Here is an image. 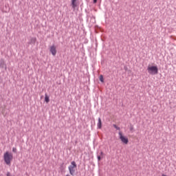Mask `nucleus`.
Segmentation results:
<instances>
[{
	"mask_svg": "<svg viewBox=\"0 0 176 176\" xmlns=\"http://www.w3.org/2000/svg\"><path fill=\"white\" fill-rule=\"evenodd\" d=\"M3 158H4V162L5 163L8 165V166H10L11 164V162L13 160V155L12 153H9L8 151H6L4 153L3 155Z\"/></svg>",
	"mask_w": 176,
	"mask_h": 176,
	"instance_id": "f257e3e1",
	"label": "nucleus"
},
{
	"mask_svg": "<svg viewBox=\"0 0 176 176\" xmlns=\"http://www.w3.org/2000/svg\"><path fill=\"white\" fill-rule=\"evenodd\" d=\"M147 71L150 75H157L158 74V67L157 66L148 65Z\"/></svg>",
	"mask_w": 176,
	"mask_h": 176,
	"instance_id": "f03ea898",
	"label": "nucleus"
},
{
	"mask_svg": "<svg viewBox=\"0 0 176 176\" xmlns=\"http://www.w3.org/2000/svg\"><path fill=\"white\" fill-rule=\"evenodd\" d=\"M77 168V165L76 163L73 161L71 163V165L69 166V173L71 174L72 176H74V173H75V169Z\"/></svg>",
	"mask_w": 176,
	"mask_h": 176,
	"instance_id": "7ed1b4c3",
	"label": "nucleus"
},
{
	"mask_svg": "<svg viewBox=\"0 0 176 176\" xmlns=\"http://www.w3.org/2000/svg\"><path fill=\"white\" fill-rule=\"evenodd\" d=\"M119 137L121 142L124 144L127 145L129 143V139L126 136H124L121 131L119 132Z\"/></svg>",
	"mask_w": 176,
	"mask_h": 176,
	"instance_id": "20e7f679",
	"label": "nucleus"
},
{
	"mask_svg": "<svg viewBox=\"0 0 176 176\" xmlns=\"http://www.w3.org/2000/svg\"><path fill=\"white\" fill-rule=\"evenodd\" d=\"M50 52H52V54L53 55V56H56V46L55 45H52L51 47H50Z\"/></svg>",
	"mask_w": 176,
	"mask_h": 176,
	"instance_id": "39448f33",
	"label": "nucleus"
},
{
	"mask_svg": "<svg viewBox=\"0 0 176 176\" xmlns=\"http://www.w3.org/2000/svg\"><path fill=\"white\" fill-rule=\"evenodd\" d=\"M72 5L73 8H76L78 6L77 4V0H72Z\"/></svg>",
	"mask_w": 176,
	"mask_h": 176,
	"instance_id": "423d86ee",
	"label": "nucleus"
},
{
	"mask_svg": "<svg viewBox=\"0 0 176 176\" xmlns=\"http://www.w3.org/2000/svg\"><path fill=\"white\" fill-rule=\"evenodd\" d=\"M98 128L99 129H102V120L100 118H98Z\"/></svg>",
	"mask_w": 176,
	"mask_h": 176,
	"instance_id": "0eeeda50",
	"label": "nucleus"
},
{
	"mask_svg": "<svg viewBox=\"0 0 176 176\" xmlns=\"http://www.w3.org/2000/svg\"><path fill=\"white\" fill-rule=\"evenodd\" d=\"M45 102L46 103H49L50 102V97L47 96V94H45Z\"/></svg>",
	"mask_w": 176,
	"mask_h": 176,
	"instance_id": "6e6552de",
	"label": "nucleus"
},
{
	"mask_svg": "<svg viewBox=\"0 0 176 176\" xmlns=\"http://www.w3.org/2000/svg\"><path fill=\"white\" fill-rule=\"evenodd\" d=\"M100 82H102V83H104V78H103V76H102V75H100Z\"/></svg>",
	"mask_w": 176,
	"mask_h": 176,
	"instance_id": "1a4fd4ad",
	"label": "nucleus"
},
{
	"mask_svg": "<svg viewBox=\"0 0 176 176\" xmlns=\"http://www.w3.org/2000/svg\"><path fill=\"white\" fill-rule=\"evenodd\" d=\"M113 126L115 127L116 129L120 131V128L118 127V126H116V124L113 125Z\"/></svg>",
	"mask_w": 176,
	"mask_h": 176,
	"instance_id": "9d476101",
	"label": "nucleus"
},
{
	"mask_svg": "<svg viewBox=\"0 0 176 176\" xmlns=\"http://www.w3.org/2000/svg\"><path fill=\"white\" fill-rule=\"evenodd\" d=\"M12 152H13V153H16V148L14 147V148H12Z\"/></svg>",
	"mask_w": 176,
	"mask_h": 176,
	"instance_id": "9b49d317",
	"label": "nucleus"
},
{
	"mask_svg": "<svg viewBox=\"0 0 176 176\" xmlns=\"http://www.w3.org/2000/svg\"><path fill=\"white\" fill-rule=\"evenodd\" d=\"M98 161H100L101 157L100 155L98 156Z\"/></svg>",
	"mask_w": 176,
	"mask_h": 176,
	"instance_id": "f8f14e48",
	"label": "nucleus"
},
{
	"mask_svg": "<svg viewBox=\"0 0 176 176\" xmlns=\"http://www.w3.org/2000/svg\"><path fill=\"white\" fill-rule=\"evenodd\" d=\"M130 130H131V131H132L133 130V126H131Z\"/></svg>",
	"mask_w": 176,
	"mask_h": 176,
	"instance_id": "ddd939ff",
	"label": "nucleus"
},
{
	"mask_svg": "<svg viewBox=\"0 0 176 176\" xmlns=\"http://www.w3.org/2000/svg\"><path fill=\"white\" fill-rule=\"evenodd\" d=\"M7 176H12L10 173H7Z\"/></svg>",
	"mask_w": 176,
	"mask_h": 176,
	"instance_id": "4468645a",
	"label": "nucleus"
},
{
	"mask_svg": "<svg viewBox=\"0 0 176 176\" xmlns=\"http://www.w3.org/2000/svg\"><path fill=\"white\" fill-rule=\"evenodd\" d=\"M97 2V0H94V3H96Z\"/></svg>",
	"mask_w": 176,
	"mask_h": 176,
	"instance_id": "2eb2a0df",
	"label": "nucleus"
},
{
	"mask_svg": "<svg viewBox=\"0 0 176 176\" xmlns=\"http://www.w3.org/2000/svg\"><path fill=\"white\" fill-rule=\"evenodd\" d=\"M100 155H101L102 156L103 155V152H102V151H101Z\"/></svg>",
	"mask_w": 176,
	"mask_h": 176,
	"instance_id": "dca6fc26",
	"label": "nucleus"
},
{
	"mask_svg": "<svg viewBox=\"0 0 176 176\" xmlns=\"http://www.w3.org/2000/svg\"><path fill=\"white\" fill-rule=\"evenodd\" d=\"M33 41H34V42H35V41H36V38H33Z\"/></svg>",
	"mask_w": 176,
	"mask_h": 176,
	"instance_id": "f3484780",
	"label": "nucleus"
},
{
	"mask_svg": "<svg viewBox=\"0 0 176 176\" xmlns=\"http://www.w3.org/2000/svg\"><path fill=\"white\" fill-rule=\"evenodd\" d=\"M3 64H4V63L3 62V63L1 64V65H3Z\"/></svg>",
	"mask_w": 176,
	"mask_h": 176,
	"instance_id": "a211bd4d",
	"label": "nucleus"
},
{
	"mask_svg": "<svg viewBox=\"0 0 176 176\" xmlns=\"http://www.w3.org/2000/svg\"><path fill=\"white\" fill-rule=\"evenodd\" d=\"M162 176H167V175H166L163 174V175H162Z\"/></svg>",
	"mask_w": 176,
	"mask_h": 176,
	"instance_id": "6ab92c4d",
	"label": "nucleus"
},
{
	"mask_svg": "<svg viewBox=\"0 0 176 176\" xmlns=\"http://www.w3.org/2000/svg\"><path fill=\"white\" fill-rule=\"evenodd\" d=\"M66 176H70L69 175H67Z\"/></svg>",
	"mask_w": 176,
	"mask_h": 176,
	"instance_id": "aec40b11",
	"label": "nucleus"
}]
</instances>
